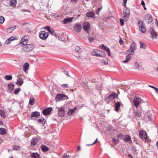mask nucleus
Returning a JSON list of instances; mask_svg holds the SVG:
<instances>
[{
    "label": "nucleus",
    "mask_w": 158,
    "mask_h": 158,
    "mask_svg": "<svg viewBox=\"0 0 158 158\" xmlns=\"http://www.w3.org/2000/svg\"><path fill=\"white\" fill-rule=\"evenodd\" d=\"M52 110V107H48L47 108L44 109L43 111V114L45 116H47L50 113Z\"/></svg>",
    "instance_id": "nucleus-12"
},
{
    "label": "nucleus",
    "mask_w": 158,
    "mask_h": 158,
    "mask_svg": "<svg viewBox=\"0 0 158 158\" xmlns=\"http://www.w3.org/2000/svg\"><path fill=\"white\" fill-rule=\"evenodd\" d=\"M138 23L139 24V27L140 28L141 26H143V21L141 20H139L138 21Z\"/></svg>",
    "instance_id": "nucleus-42"
},
{
    "label": "nucleus",
    "mask_w": 158,
    "mask_h": 158,
    "mask_svg": "<svg viewBox=\"0 0 158 158\" xmlns=\"http://www.w3.org/2000/svg\"><path fill=\"white\" fill-rule=\"evenodd\" d=\"M141 5H142L143 6H144V5H145V2H144V1H143V0H142L141 1Z\"/></svg>",
    "instance_id": "nucleus-59"
},
{
    "label": "nucleus",
    "mask_w": 158,
    "mask_h": 158,
    "mask_svg": "<svg viewBox=\"0 0 158 158\" xmlns=\"http://www.w3.org/2000/svg\"><path fill=\"white\" fill-rule=\"evenodd\" d=\"M144 20L148 24H150L152 22V19L150 14H146L144 17Z\"/></svg>",
    "instance_id": "nucleus-9"
},
{
    "label": "nucleus",
    "mask_w": 158,
    "mask_h": 158,
    "mask_svg": "<svg viewBox=\"0 0 158 158\" xmlns=\"http://www.w3.org/2000/svg\"><path fill=\"white\" fill-rule=\"evenodd\" d=\"M20 147L19 146H14L12 147V149L14 150H19Z\"/></svg>",
    "instance_id": "nucleus-44"
},
{
    "label": "nucleus",
    "mask_w": 158,
    "mask_h": 158,
    "mask_svg": "<svg viewBox=\"0 0 158 158\" xmlns=\"http://www.w3.org/2000/svg\"><path fill=\"white\" fill-rule=\"evenodd\" d=\"M89 40L90 42H92L94 40V39L93 37H90L89 38Z\"/></svg>",
    "instance_id": "nucleus-57"
},
{
    "label": "nucleus",
    "mask_w": 158,
    "mask_h": 158,
    "mask_svg": "<svg viewBox=\"0 0 158 158\" xmlns=\"http://www.w3.org/2000/svg\"><path fill=\"white\" fill-rule=\"evenodd\" d=\"M120 25L123 26L124 25L123 20V19H120Z\"/></svg>",
    "instance_id": "nucleus-53"
},
{
    "label": "nucleus",
    "mask_w": 158,
    "mask_h": 158,
    "mask_svg": "<svg viewBox=\"0 0 158 158\" xmlns=\"http://www.w3.org/2000/svg\"><path fill=\"white\" fill-rule=\"evenodd\" d=\"M23 70L25 72H26L28 69L29 64L28 63L26 62L23 65Z\"/></svg>",
    "instance_id": "nucleus-19"
},
{
    "label": "nucleus",
    "mask_w": 158,
    "mask_h": 158,
    "mask_svg": "<svg viewBox=\"0 0 158 158\" xmlns=\"http://www.w3.org/2000/svg\"><path fill=\"white\" fill-rule=\"evenodd\" d=\"M58 116L60 117H63L65 115V108L64 107H57Z\"/></svg>",
    "instance_id": "nucleus-3"
},
{
    "label": "nucleus",
    "mask_w": 158,
    "mask_h": 158,
    "mask_svg": "<svg viewBox=\"0 0 158 158\" xmlns=\"http://www.w3.org/2000/svg\"><path fill=\"white\" fill-rule=\"evenodd\" d=\"M130 48L133 49L134 50H135L137 49L136 44L134 42H132L131 43Z\"/></svg>",
    "instance_id": "nucleus-34"
},
{
    "label": "nucleus",
    "mask_w": 158,
    "mask_h": 158,
    "mask_svg": "<svg viewBox=\"0 0 158 158\" xmlns=\"http://www.w3.org/2000/svg\"><path fill=\"white\" fill-rule=\"evenodd\" d=\"M22 48L23 51L28 52L32 51L35 47V46L32 44H26L23 45Z\"/></svg>",
    "instance_id": "nucleus-2"
},
{
    "label": "nucleus",
    "mask_w": 158,
    "mask_h": 158,
    "mask_svg": "<svg viewBox=\"0 0 158 158\" xmlns=\"http://www.w3.org/2000/svg\"><path fill=\"white\" fill-rule=\"evenodd\" d=\"M102 63L105 64H107L108 63V61L107 59H105V60H102Z\"/></svg>",
    "instance_id": "nucleus-52"
},
{
    "label": "nucleus",
    "mask_w": 158,
    "mask_h": 158,
    "mask_svg": "<svg viewBox=\"0 0 158 158\" xmlns=\"http://www.w3.org/2000/svg\"><path fill=\"white\" fill-rule=\"evenodd\" d=\"M40 116V113L38 111H35L32 112L31 114L30 117L32 118L33 117H37Z\"/></svg>",
    "instance_id": "nucleus-18"
},
{
    "label": "nucleus",
    "mask_w": 158,
    "mask_h": 158,
    "mask_svg": "<svg viewBox=\"0 0 158 158\" xmlns=\"http://www.w3.org/2000/svg\"><path fill=\"white\" fill-rule=\"evenodd\" d=\"M81 25L79 24H75L73 27V29L77 33L80 32L82 29Z\"/></svg>",
    "instance_id": "nucleus-11"
},
{
    "label": "nucleus",
    "mask_w": 158,
    "mask_h": 158,
    "mask_svg": "<svg viewBox=\"0 0 158 158\" xmlns=\"http://www.w3.org/2000/svg\"><path fill=\"white\" fill-rule=\"evenodd\" d=\"M73 18H64L62 21V23L64 24L68 23L71 22Z\"/></svg>",
    "instance_id": "nucleus-15"
},
{
    "label": "nucleus",
    "mask_w": 158,
    "mask_h": 158,
    "mask_svg": "<svg viewBox=\"0 0 158 158\" xmlns=\"http://www.w3.org/2000/svg\"><path fill=\"white\" fill-rule=\"evenodd\" d=\"M117 97V95L116 93H111L108 97V99L109 100H111L112 99L115 98Z\"/></svg>",
    "instance_id": "nucleus-17"
},
{
    "label": "nucleus",
    "mask_w": 158,
    "mask_h": 158,
    "mask_svg": "<svg viewBox=\"0 0 158 158\" xmlns=\"http://www.w3.org/2000/svg\"><path fill=\"white\" fill-rule=\"evenodd\" d=\"M42 150L44 152H46L48 150V148L45 145H42L41 146Z\"/></svg>",
    "instance_id": "nucleus-31"
},
{
    "label": "nucleus",
    "mask_w": 158,
    "mask_h": 158,
    "mask_svg": "<svg viewBox=\"0 0 158 158\" xmlns=\"http://www.w3.org/2000/svg\"><path fill=\"white\" fill-rule=\"evenodd\" d=\"M124 141L126 142H131V137L129 136H127V137L124 139Z\"/></svg>",
    "instance_id": "nucleus-40"
},
{
    "label": "nucleus",
    "mask_w": 158,
    "mask_h": 158,
    "mask_svg": "<svg viewBox=\"0 0 158 158\" xmlns=\"http://www.w3.org/2000/svg\"><path fill=\"white\" fill-rule=\"evenodd\" d=\"M86 16L87 17H91L93 18H95L94 13L93 11H89L87 13Z\"/></svg>",
    "instance_id": "nucleus-20"
},
{
    "label": "nucleus",
    "mask_w": 158,
    "mask_h": 158,
    "mask_svg": "<svg viewBox=\"0 0 158 158\" xmlns=\"http://www.w3.org/2000/svg\"><path fill=\"white\" fill-rule=\"evenodd\" d=\"M150 33L152 36V39L156 38H157V34L156 32L154 30L153 27H152L150 28Z\"/></svg>",
    "instance_id": "nucleus-14"
},
{
    "label": "nucleus",
    "mask_w": 158,
    "mask_h": 158,
    "mask_svg": "<svg viewBox=\"0 0 158 158\" xmlns=\"http://www.w3.org/2000/svg\"><path fill=\"white\" fill-rule=\"evenodd\" d=\"M21 89L20 88H17L15 89L14 93L15 94H17L20 90Z\"/></svg>",
    "instance_id": "nucleus-43"
},
{
    "label": "nucleus",
    "mask_w": 158,
    "mask_h": 158,
    "mask_svg": "<svg viewBox=\"0 0 158 158\" xmlns=\"http://www.w3.org/2000/svg\"><path fill=\"white\" fill-rule=\"evenodd\" d=\"M38 140L36 138H33L31 140V144L33 146L37 144Z\"/></svg>",
    "instance_id": "nucleus-22"
},
{
    "label": "nucleus",
    "mask_w": 158,
    "mask_h": 158,
    "mask_svg": "<svg viewBox=\"0 0 158 158\" xmlns=\"http://www.w3.org/2000/svg\"><path fill=\"white\" fill-rule=\"evenodd\" d=\"M81 48L79 46H77L75 48L76 51L77 52H79L81 50Z\"/></svg>",
    "instance_id": "nucleus-50"
},
{
    "label": "nucleus",
    "mask_w": 158,
    "mask_h": 158,
    "mask_svg": "<svg viewBox=\"0 0 158 158\" xmlns=\"http://www.w3.org/2000/svg\"><path fill=\"white\" fill-rule=\"evenodd\" d=\"M134 50L133 49L130 47L129 49L126 51V53L129 55H133L134 53Z\"/></svg>",
    "instance_id": "nucleus-26"
},
{
    "label": "nucleus",
    "mask_w": 158,
    "mask_h": 158,
    "mask_svg": "<svg viewBox=\"0 0 158 158\" xmlns=\"http://www.w3.org/2000/svg\"><path fill=\"white\" fill-rule=\"evenodd\" d=\"M112 141L115 144H117L118 142V140L115 138H113L112 139Z\"/></svg>",
    "instance_id": "nucleus-47"
},
{
    "label": "nucleus",
    "mask_w": 158,
    "mask_h": 158,
    "mask_svg": "<svg viewBox=\"0 0 158 158\" xmlns=\"http://www.w3.org/2000/svg\"><path fill=\"white\" fill-rule=\"evenodd\" d=\"M141 114V112L137 110L135 113V116L136 117H140Z\"/></svg>",
    "instance_id": "nucleus-38"
},
{
    "label": "nucleus",
    "mask_w": 158,
    "mask_h": 158,
    "mask_svg": "<svg viewBox=\"0 0 158 158\" xmlns=\"http://www.w3.org/2000/svg\"><path fill=\"white\" fill-rule=\"evenodd\" d=\"M61 87L62 88H68V85L67 84H63L61 85Z\"/></svg>",
    "instance_id": "nucleus-48"
},
{
    "label": "nucleus",
    "mask_w": 158,
    "mask_h": 158,
    "mask_svg": "<svg viewBox=\"0 0 158 158\" xmlns=\"http://www.w3.org/2000/svg\"><path fill=\"white\" fill-rule=\"evenodd\" d=\"M15 37H11L7 39L5 42V44H10L11 42L15 40Z\"/></svg>",
    "instance_id": "nucleus-24"
},
{
    "label": "nucleus",
    "mask_w": 158,
    "mask_h": 158,
    "mask_svg": "<svg viewBox=\"0 0 158 158\" xmlns=\"http://www.w3.org/2000/svg\"><path fill=\"white\" fill-rule=\"evenodd\" d=\"M44 28L46 29L48 31H49L51 27L49 26H47L45 27Z\"/></svg>",
    "instance_id": "nucleus-55"
},
{
    "label": "nucleus",
    "mask_w": 158,
    "mask_h": 158,
    "mask_svg": "<svg viewBox=\"0 0 158 158\" xmlns=\"http://www.w3.org/2000/svg\"><path fill=\"white\" fill-rule=\"evenodd\" d=\"M131 56L130 55H127L126 56V60L123 62L125 63L128 62L131 59Z\"/></svg>",
    "instance_id": "nucleus-33"
},
{
    "label": "nucleus",
    "mask_w": 158,
    "mask_h": 158,
    "mask_svg": "<svg viewBox=\"0 0 158 158\" xmlns=\"http://www.w3.org/2000/svg\"><path fill=\"white\" fill-rule=\"evenodd\" d=\"M128 156L129 157V158H133V156L131 154H129L128 155Z\"/></svg>",
    "instance_id": "nucleus-64"
},
{
    "label": "nucleus",
    "mask_w": 158,
    "mask_h": 158,
    "mask_svg": "<svg viewBox=\"0 0 158 158\" xmlns=\"http://www.w3.org/2000/svg\"><path fill=\"white\" fill-rule=\"evenodd\" d=\"M130 10L128 8H126V10H124L123 11V16L124 19L127 20L129 19L130 16Z\"/></svg>",
    "instance_id": "nucleus-6"
},
{
    "label": "nucleus",
    "mask_w": 158,
    "mask_h": 158,
    "mask_svg": "<svg viewBox=\"0 0 158 158\" xmlns=\"http://www.w3.org/2000/svg\"><path fill=\"white\" fill-rule=\"evenodd\" d=\"M134 65L136 69H139V65L138 62H135L134 63Z\"/></svg>",
    "instance_id": "nucleus-45"
},
{
    "label": "nucleus",
    "mask_w": 158,
    "mask_h": 158,
    "mask_svg": "<svg viewBox=\"0 0 158 158\" xmlns=\"http://www.w3.org/2000/svg\"><path fill=\"white\" fill-rule=\"evenodd\" d=\"M23 83V81L22 78H19L17 80L16 83L17 85H21Z\"/></svg>",
    "instance_id": "nucleus-28"
},
{
    "label": "nucleus",
    "mask_w": 158,
    "mask_h": 158,
    "mask_svg": "<svg viewBox=\"0 0 158 158\" xmlns=\"http://www.w3.org/2000/svg\"><path fill=\"white\" fill-rule=\"evenodd\" d=\"M64 97H67V96L65 94H57L56 96V101L57 102H59Z\"/></svg>",
    "instance_id": "nucleus-13"
},
{
    "label": "nucleus",
    "mask_w": 158,
    "mask_h": 158,
    "mask_svg": "<svg viewBox=\"0 0 158 158\" xmlns=\"http://www.w3.org/2000/svg\"><path fill=\"white\" fill-rule=\"evenodd\" d=\"M139 136L140 138L143 140H145L147 139V133L143 130H141L139 132Z\"/></svg>",
    "instance_id": "nucleus-4"
},
{
    "label": "nucleus",
    "mask_w": 158,
    "mask_h": 158,
    "mask_svg": "<svg viewBox=\"0 0 158 158\" xmlns=\"http://www.w3.org/2000/svg\"><path fill=\"white\" fill-rule=\"evenodd\" d=\"M28 38L29 37L27 35L23 36V37L22 38L19 44L21 45L27 44L28 41Z\"/></svg>",
    "instance_id": "nucleus-10"
},
{
    "label": "nucleus",
    "mask_w": 158,
    "mask_h": 158,
    "mask_svg": "<svg viewBox=\"0 0 158 158\" xmlns=\"http://www.w3.org/2000/svg\"><path fill=\"white\" fill-rule=\"evenodd\" d=\"M9 6H15L16 4V0H8Z\"/></svg>",
    "instance_id": "nucleus-16"
},
{
    "label": "nucleus",
    "mask_w": 158,
    "mask_h": 158,
    "mask_svg": "<svg viewBox=\"0 0 158 158\" xmlns=\"http://www.w3.org/2000/svg\"><path fill=\"white\" fill-rule=\"evenodd\" d=\"M139 30L140 31L143 33L145 32L146 31V28L144 25H143V26H141L140 27V28H139Z\"/></svg>",
    "instance_id": "nucleus-35"
},
{
    "label": "nucleus",
    "mask_w": 158,
    "mask_h": 158,
    "mask_svg": "<svg viewBox=\"0 0 158 158\" xmlns=\"http://www.w3.org/2000/svg\"><path fill=\"white\" fill-rule=\"evenodd\" d=\"M35 100L34 98H31L29 100V104L31 105H33L35 102Z\"/></svg>",
    "instance_id": "nucleus-32"
},
{
    "label": "nucleus",
    "mask_w": 158,
    "mask_h": 158,
    "mask_svg": "<svg viewBox=\"0 0 158 158\" xmlns=\"http://www.w3.org/2000/svg\"><path fill=\"white\" fill-rule=\"evenodd\" d=\"M139 43L140 44V48H143L145 49L146 48V44L144 43H143L141 41L139 42Z\"/></svg>",
    "instance_id": "nucleus-36"
},
{
    "label": "nucleus",
    "mask_w": 158,
    "mask_h": 158,
    "mask_svg": "<svg viewBox=\"0 0 158 158\" xmlns=\"http://www.w3.org/2000/svg\"><path fill=\"white\" fill-rule=\"evenodd\" d=\"M147 118L149 120L151 121V120H152L151 117L150 115H148Z\"/></svg>",
    "instance_id": "nucleus-60"
},
{
    "label": "nucleus",
    "mask_w": 158,
    "mask_h": 158,
    "mask_svg": "<svg viewBox=\"0 0 158 158\" xmlns=\"http://www.w3.org/2000/svg\"><path fill=\"white\" fill-rule=\"evenodd\" d=\"M119 43L120 44L122 45L123 43V41L121 39L119 41Z\"/></svg>",
    "instance_id": "nucleus-61"
},
{
    "label": "nucleus",
    "mask_w": 158,
    "mask_h": 158,
    "mask_svg": "<svg viewBox=\"0 0 158 158\" xmlns=\"http://www.w3.org/2000/svg\"><path fill=\"white\" fill-rule=\"evenodd\" d=\"M127 0H123L124 4H123V6H124L126 8V3Z\"/></svg>",
    "instance_id": "nucleus-54"
},
{
    "label": "nucleus",
    "mask_w": 158,
    "mask_h": 158,
    "mask_svg": "<svg viewBox=\"0 0 158 158\" xmlns=\"http://www.w3.org/2000/svg\"><path fill=\"white\" fill-rule=\"evenodd\" d=\"M102 47L107 51V48H109L108 47L106 46H104L103 44L102 45Z\"/></svg>",
    "instance_id": "nucleus-58"
},
{
    "label": "nucleus",
    "mask_w": 158,
    "mask_h": 158,
    "mask_svg": "<svg viewBox=\"0 0 158 158\" xmlns=\"http://www.w3.org/2000/svg\"><path fill=\"white\" fill-rule=\"evenodd\" d=\"M48 31L52 34H53L54 33V29L53 28H51L50 29V30Z\"/></svg>",
    "instance_id": "nucleus-51"
},
{
    "label": "nucleus",
    "mask_w": 158,
    "mask_h": 158,
    "mask_svg": "<svg viewBox=\"0 0 158 158\" xmlns=\"http://www.w3.org/2000/svg\"><path fill=\"white\" fill-rule=\"evenodd\" d=\"M91 53L92 55L100 57H104L106 56V54L104 51L98 49L94 50L91 52Z\"/></svg>",
    "instance_id": "nucleus-1"
},
{
    "label": "nucleus",
    "mask_w": 158,
    "mask_h": 158,
    "mask_svg": "<svg viewBox=\"0 0 158 158\" xmlns=\"http://www.w3.org/2000/svg\"><path fill=\"white\" fill-rule=\"evenodd\" d=\"M107 52L108 53V54L109 55H110V51L109 48H107Z\"/></svg>",
    "instance_id": "nucleus-62"
},
{
    "label": "nucleus",
    "mask_w": 158,
    "mask_h": 158,
    "mask_svg": "<svg viewBox=\"0 0 158 158\" xmlns=\"http://www.w3.org/2000/svg\"><path fill=\"white\" fill-rule=\"evenodd\" d=\"M83 29L86 33L89 34L90 29V24L87 22H85L83 24Z\"/></svg>",
    "instance_id": "nucleus-7"
},
{
    "label": "nucleus",
    "mask_w": 158,
    "mask_h": 158,
    "mask_svg": "<svg viewBox=\"0 0 158 158\" xmlns=\"http://www.w3.org/2000/svg\"><path fill=\"white\" fill-rule=\"evenodd\" d=\"M6 133V130L3 128H0V134L2 135H5Z\"/></svg>",
    "instance_id": "nucleus-29"
},
{
    "label": "nucleus",
    "mask_w": 158,
    "mask_h": 158,
    "mask_svg": "<svg viewBox=\"0 0 158 158\" xmlns=\"http://www.w3.org/2000/svg\"><path fill=\"white\" fill-rule=\"evenodd\" d=\"M17 27V26L16 25L13 27L7 28L6 29V32L8 33H10L14 29Z\"/></svg>",
    "instance_id": "nucleus-23"
},
{
    "label": "nucleus",
    "mask_w": 158,
    "mask_h": 158,
    "mask_svg": "<svg viewBox=\"0 0 158 158\" xmlns=\"http://www.w3.org/2000/svg\"><path fill=\"white\" fill-rule=\"evenodd\" d=\"M5 78L7 80H10L12 79V76L11 75H6L5 77Z\"/></svg>",
    "instance_id": "nucleus-41"
},
{
    "label": "nucleus",
    "mask_w": 158,
    "mask_h": 158,
    "mask_svg": "<svg viewBox=\"0 0 158 158\" xmlns=\"http://www.w3.org/2000/svg\"><path fill=\"white\" fill-rule=\"evenodd\" d=\"M154 89L155 90V92L158 94V89L155 87Z\"/></svg>",
    "instance_id": "nucleus-63"
},
{
    "label": "nucleus",
    "mask_w": 158,
    "mask_h": 158,
    "mask_svg": "<svg viewBox=\"0 0 158 158\" xmlns=\"http://www.w3.org/2000/svg\"><path fill=\"white\" fill-rule=\"evenodd\" d=\"M38 123L42 124L44 126L45 122V121L44 118H43L42 119H38Z\"/></svg>",
    "instance_id": "nucleus-39"
},
{
    "label": "nucleus",
    "mask_w": 158,
    "mask_h": 158,
    "mask_svg": "<svg viewBox=\"0 0 158 158\" xmlns=\"http://www.w3.org/2000/svg\"><path fill=\"white\" fill-rule=\"evenodd\" d=\"M124 135L122 134H120L119 135H118V137L121 139H122L124 137Z\"/></svg>",
    "instance_id": "nucleus-56"
},
{
    "label": "nucleus",
    "mask_w": 158,
    "mask_h": 158,
    "mask_svg": "<svg viewBox=\"0 0 158 158\" xmlns=\"http://www.w3.org/2000/svg\"><path fill=\"white\" fill-rule=\"evenodd\" d=\"M49 35V33L44 31H41L39 33V37L41 39L45 40L46 39Z\"/></svg>",
    "instance_id": "nucleus-5"
},
{
    "label": "nucleus",
    "mask_w": 158,
    "mask_h": 158,
    "mask_svg": "<svg viewBox=\"0 0 158 158\" xmlns=\"http://www.w3.org/2000/svg\"><path fill=\"white\" fill-rule=\"evenodd\" d=\"M7 87L8 89L10 91H12V90H13L14 89V85L11 83H10L8 84L7 85Z\"/></svg>",
    "instance_id": "nucleus-27"
},
{
    "label": "nucleus",
    "mask_w": 158,
    "mask_h": 158,
    "mask_svg": "<svg viewBox=\"0 0 158 158\" xmlns=\"http://www.w3.org/2000/svg\"><path fill=\"white\" fill-rule=\"evenodd\" d=\"M77 108L76 107H74L73 109L70 110L68 112V114L70 115L74 113L75 110L76 109H77Z\"/></svg>",
    "instance_id": "nucleus-30"
},
{
    "label": "nucleus",
    "mask_w": 158,
    "mask_h": 158,
    "mask_svg": "<svg viewBox=\"0 0 158 158\" xmlns=\"http://www.w3.org/2000/svg\"><path fill=\"white\" fill-rule=\"evenodd\" d=\"M121 106L120 103L119 102H115V106L116 110L118 111L119 110V108Z\"/></svg>",
    "instance_id": "nucleus-25"
},
{
    "label": "nucleus",
    "mask_w": 158,
    "mask_h": 158,
    "mask_svg": "<svg viewBox=\"0 0 158 158\" xmlns=\"http://www.w3.org/2000/svg\"><path fill=\"white\" fill-rule=\"evenodd\" d=\"M141 99L138 97H135L133 100V102L136 108L138 107L139 104L141 103Z\"/></svg>",
    "instance_id": "nucleus-8"
},
{
    "label": "nucleus",
    "mask_w": 158,
    "mask_h": 158,
    "mask_svg": "<svg viewBox=\"0 0 158 158\" xmlns=\"http://www.w3.org/2000/svg\"><path fill=\"white\" fill-rule=\"evenodd\" d=\"M70 156L67 154H64L62 157V158H70Z\"/></svg>",
    "instance_id": "nucleus-49"
},
{
    "label": "nucleus",
    "mask_w": 158,
    "mask_h": 158,
    "mask_svg": "<svg viewBox=\"0 0 158 158\" xmlns=\"http://www.w3.org/2000/svg\"><path fill=\"white\" fill-rule=\"evenodd\" d=\"M0 115L3 118H5L6 117L4 111L1 110H0Z\"/></svg>",
    "instance_id": "nucleus-37"
},
{
    "label": "nucleus",
    "mask_w": 158,
    "mask_h": 158,
    "mask_svg": "<svg viewBox=\"0 0 158 158\" xmlns=\"http://www.w3.org/2000/svg\"><path fill=\"white\" fill-rule=\"evenodd\" d=\"M31 158H40V155L37 152L32 153L31 155Z\"/></svg>",
    "instance_id": "nucleus-21"
},
{
    "label": "nucleus",
    "mask_w": 158,
    "mask_h": 158,
    "mask_svg": "<svg viewBox=\"0 0 158 158\" xmlns=\"http://www.w3.org/2000/svg\"><path fill=\"white\" fill-rule=\"evenodd\" d=\"M4 21V18L2 16H0V23L2 24L3 23Z\"/></svg>",
    "instance_id": "nucleus-46"
}]
</instances>
